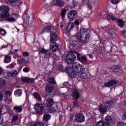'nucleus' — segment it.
<instances>
[{
	"label": "nucleus",
	"mask_w": 126,
	"mask_h": 126,
	"mask_svg": "<svg viewBox=\"0 0 126 126\" xmlns=\"http://www.w3.org/2000/svg\"><path fill=\"white\" fill-rule=\"evenodd\" d=\"M64 70L71 77L75 78L76 77L77 73H79V74L83 73L85 71V68L79 63L74 62L72 64V68L66 67Z\"/></svg>",
	"instance_id": "f257e3e1"
},
{
	"label": "nucleus",
	"mask_w": 126,
	"mask_h": 126,
	"mask_svg": "<svg viewBox=\"0 0 126 126\" xmlns=\"http://www.w3.org/2000/svg\"><path fill=\"white\" fill-rule=\"evenodd\" d=\"M75 37L78 42L86 44L88 43L90 38V30L82 28L80 30V32L77 33Z\"/></svg>",
	"instance_id": "f03ea898"
},
{
	"label": "nucleus",
	"mask_w": 126,
	"mask_h": 126,
	"mask_svg": "<svg viewBox=\"0 0 126 126\" xmlns=\"http://www.w3.org/2000/svg\"><path fill=\"white\" fill-rule=\"evenodd\" d=\"M75 60H76V56L74 54V52H70L67 55L65 58L66 63L68 64H71Z\"/></svg>",
	"instance_id": "7ed1b4c3"
},
{
	"label": "nucleus",
	"mask_w": 126,
	"mask_h": 126,
	"mask_svg": "<svg viewBox=\"0 0 126 126\" xmlns=\"http://www.w3.org/2000/svg\"><path fill=\"white\" fill-rule=\"evenodd\" d=\"M3 10L0 13L1 18H6V17H9V11L10 9L8 7V6H3Z\"/></svg>",
	"instance_id": "20e7f679"
},
{
	"label": "nucleus",
	"mask_w": 126,
	"mask_h": 126,
	"mask_svg": "<svg viewBox=\"0 0 126 126\" xmlns=\"http://www.w3.org/2000/svg\"><path fill=\"white\" fill-rule=\"evenodd\" d=\"M39 52L41 53V54H44V58L46 59V60H50L51 58L52 57V52L50 51L49 50H46L45 48H42L39 50Z\"/></svg>",
	"instance_id": "39448f33"
},
{
	"label": "nucleus",
	"mask_w": 126,
	"mask_h": 126,
	"mask_svg": "<svg viewBox=\"0 0 126 126\" xmlns=\"http://www.w3.org/2000/svg\"><path fill=\"white\" fill-rule=\"evenodd\" d=\"M77 11L75 10H70L67 13V17L69 20L71 21H73V20H75V18L77 17Z\"/></svg>",
	"instance_id": "423d86ee"
},
{
	"label": "nucleus",
	"mask_w": 126,
	"mask_h": 126,
	"mask_svg": "<svg viewBox=\"0 0 126 126\" xmlns=\"http://www.w3.org/2000/svg\"><path fill=\"white\" fill-rule=\"evenodd\" d=\"M75 120L77 123H83L85 121V117L82 113H79L75 116Z\"/></svg>",
	"instance_id": "0eeeda50"
},
{
	"label": "nucleus",
	"mask_w": 126,
	"mask_h": 126,
	"mask_svg": "<svg viewBox=\"0 0 126 126\" xmlns=\"http://www.w3.org/2000/svg\"><path fill=\"white\" fill-rule=\"evenodd\" d=\"M24 16H26V23L27 24H32L34 22V16L32 13L29 14H24Z\"/></svg>",
	"instance_id": "6e6552de"
},
{
	"label": "nucleus",
	"mask_w": 126,
	"mask_h": 126,
	"mask_svg": "<svg viewBox=\"0 0 126 126\" xmlns=\"http://www.w3.org/2000/svg\"><path fill=\"white\" fill-rule=\"evenodd\" d=\"M21 80L23 82L28 83L29 84H33L35 83V78H31L27 77H23L21 78Z\"/></svg>",
	"instance_id": "1a4fd4ad"
},
{
	"label": "nucleus",
	"mask_w": 126,
	"mask_h": 126,
	"mask_svg": "<svg viewBox=\"0 0 126 126\" xmlns=\"http://www.w3.org/2000/svg\"><path fill=\"white\" fill-rule=\"evenodd\" d=\"M50 4L55 6H59V7H63V6L64 5V3L60 0H53V1L51 2Z\"/></svg>",
	"instance_id": "9d476101"
},
{
	"label": "nucleus",
	"mask_w": 126,
	"mask_h": 126,
	"mask_svg": "<svg viewBox=\"0 0 126 126\" xmlns=\"http://www.w3.org/2000/svg\"><path fill=\"white\" fill-rule=\"evenodd\" d=\"M18 73H19V72H17L16 70L7 71L6 72V75L7 77H15L18 75Z\"/></svg>",
	"instance_id": "9b49d317"
},
{
	"label": "nucleus",
	"mask_w": 126,
	"mask_h": 126,
	"mask_svg": "<svg viewBox=\"0 0 126 126\" xmlns=\"http://www.w3.org/2000/svg\"><path fill=\"white\" fill-rule=\"evenodd\" d=\"M35 110L37 114H41L44 111V106L42 104L37 103L35 105Z\"/></svg>",
	"instance_id": "f8f14e48"
},
{
	"label": "nucleus",
	"mask_w": 126,
	"mask_h": 126,
	"mask_svg": "<svg viewBox=\"0 0 126 126\" xmlns=\"http://www.w3.org/2000/svg\"><path fill=\"white\" fill-rule=\"evenodd\" d=\"M119 82L118 81L116 80H111L109 81L108 82H106L104 83V86L105 87H112V86H114V85H116L117 83Z\"/></svg>",
	"instance_id": "ddd939ff"
},
{
	"label": "nucleus",
	"mask_w": 126,
	"mask_h": 126,
	"mask_svg": "<svg viewBox=\"0 0 126 126\" xmlns=\"http://www.w3.org/2000/svg\"><path fill=\"white\" fill-rule=\"evenodd\" d=\"M112 124H113V119L111 118V116L107 115L105 118L104 124H105L106 126H111Z\"/></svg>",
	"instance_id": "4468645a"
},
{
	"label": "nucleus",
	"mask_w": 126,
	"mask_h": 126,
	"mask_svg": "<svg viewBox=\"0 0 126 126\" xmlns=\"http://www.w3.org/2000/svg\"><path fill=\"white\" fill-rule=\"evenodd\" d=\"M115 103H117V99H112L105 102L104 105L106 106V107H111L113 106V105H115Z\"/></svg>",
	"instance_id": "2eb2a0df"
},
{
	"label": "nucleus",
	"mask_w": 126,
	"mask_h": 126,
	"mask_svg": "<svg viewBox=\"0 0 126 126\" xmlns=\"http://www.w3.org/2000/svg\"><path fill=\"white\" fill-rule=\"evenodd\" d=\"M58 40V35L56 34V32L51 33L50 34V42L56 43Z\"/></svg>",
	"instance_id": "dca6fc26"
},
{
	"label": "nucleus",
	"mask_w": 126,
	"mask_h": 126,
	"mask_svg": "<svg viewBox=\"0 0 126 126\" xmlns=\"http://www.w3.org/2000/svg\"><path fill=\"white\" fill-rule=\"evenodd\" d=\"M98 110L100 113H102V114H106L108 112L107 107L104 105H100L98 107Z\"/></svg>",
	"instance_id": "f3484780"
},
{
	"label": "nucleus",
	"mask_w": 126,
	"mask_h": 126,
	"mask_svg": "<svg viewBox=\"0 0 126 126\" xmlns=\"http://www.w3.org/2000/svg\"><path fill=\"white\" fill-rule=\"evenodd\" d=\"M54 104L55 101H54V99L52 98L47 99L45 103L46 106L48 107H52Z\"/></svg>",
	"instance_id": "a211bd4d"
},
{
	"label": "nucleus",
	"mask_w": 126,
	"mask_h": 126,
	"mask_svg": "<svg viewBox=\"0 0 126 126\" xmlns=\"http://www.w3.org/2000/svg\"><path fill=\"white\" fill-rule=\"evenodd\" d=\"M52 45V50L53 52H57L59 51V47H60V44L58 43H56V42H50V46Z\"/></svg>",
	"instance_id": "6ab92c4d"
},
{
	"label": "nucleus",
	"mask_w": 126,
	"mask_h": 126,
	"mask_svg": "<svg viewBox=\"0 0 126 126\" xmlns=\"http://www.w3.org/2000/svg\"><path fill=\"white\" fill-rule=\"evenodd\" d=\"M74 27V24H69L66 27V31L68 33H70L71 31H73V28Z\"/></svg>",
	"instance_id": "aec40b11"
},
{
	"label": "nucleus",
	"mask_w": 126,
	"mask_h": 126,
	"mask_svg": "<svg viewBox=\"0 0 126 126\" xmlns=\"http://www.w3.org/2000/svg\"><path fill=\"white\" fill-rule=\"evenodd\" d=\"M45 90L47 93H52L53 91H54V87L49 85H46L45 87Z\"/></svg>",
	"instance_id": "412c9836"
},
{
	"label": "nucleus",
	"mask_w": 126,
	"mask_h": 126,
	"mask_svg": "<svg viewBox=\"0 0 126 126\" xmlns=\"http://www.w3.org/2000/svg\"><path fill=\"white\" fill-rule=\"evenodd\" d=\"M3 62L5 63H8L11 62V57L8 55L4 56Z\"/></svg>",
	"instance_id": "4be33fe9"
},
{
	"label": "nucleus",
	"mask_w": 126,
	"mask_h": 126,
	"mask_svg": "<svg viewBox=\"0 0 126 126\" xmlns=\"http://www.w3.org/2000/svg\"><path fill=\"white\" fill-rule=\"evenodd\" d=\"M72 96L75 98V99H79V97H80L79 93H78V91L76 90H73Z\"/></svg>",
	"instance_id": "5701e85b"
},
{
	"label": "nucleus",
	"mask_w": 126,
	"mask_h": 126,
	"mask_svg": "<svg viewBox=\"0 0 126 126\" xmlns=\"http://www.w3.org/2000/svg\"><path fill=\"white\" fill-rule=\"evenodd\" d=\"M13 109L16 113H21V112H22L23 108L21 106H15L13 107Z\"/></svg>",
	"instance_id": "b1692460"
},
{
	"label": "nucleus",
	"mask_w": 126,
	"mask_h": 126,
	"mask_svg": "<svg viewBox=\"0 0 126 126\" xmlns=\"http://www.w3.org/2000/svg\"><path fill=\"white\" fill-rule=\"evenodd\" d=\"M47 81L49 84H57V82H56V80L54 77L48 78Z\"/></svg>",
	"instance_id": "393cba45"
},
{
	"label": "nucleus",
	"mask_w": 126,
	"mask_h": 126,
	"mask_svg": "<svg viewBox=\"0 0 126 126\" xmlns=\"http://www.w3.org/2000/svg\"><path fill=\"white\" fill-rule=\"evenodd\" d=\"M68 5L71 8H74L75 6H77V2L75 0H73L72 2L69 3Z\"/></svg>",
	"instance_id": "a878e982"
},
{
	"label": "nucleus",
	"mask_w": 126,
	"mask_h": 126,
	"mask_svg": "<svg viewBox=\"0 0 126 126\" xmlns=\"http://www.w3.org/2000/svg\"><path fill=\"white\" fill-rule=\"evenodd\" d=\"M117 24L119 27H124L125 26V22L123 21V20L118 19L117 20Z\"/></svg>",
	"instance_id": "bb28decb"
},
{
	"label": "nucleus",
	"mask_w": 126,
	"mask_h": 126,
	"mask_svg": "<svg viewBox=\"0 0 126 126\" xmlns=\"http://www.w3.org/2000/svg\"><path fill=\"white\" fill-rule=\"evenodd\" d=\"M43 119L44 122H48V121L51 119V115L49 114H44Z\"/></svg>",
	"instance_id": "cd10ccee"
},
{
	"label": "nucleus",
	"mask_w": 126,
	"mask_h": 126,
	"mask_svg": "<svg viewBox=\"0 0 126 126\" xmlns=\"http://www.w3.org/2000/svg\"><path fill=\"white\" fill-rule=\"evenodd\" d=\"M33 95L36 100H38V101H41V100H42L41 96H40V94H39L38 93H34Z\"/></svg>",
	"instance_id": "c85d7f7f"
},
{
	"label": "nucleus",
	"mask_w": 126,
	"mask_h": 126,
	"mask_svg": "<svg viewBox=\"0 0 126 126\" xmlns=\"http://www.w3.org/2000/svg\"><path fill=\"white\" fill-rule=\"evenodd\" d=\"M18 62L20 64H26L27 63V61L25 60V59L24 58H20V59L18 60Z\"/></svg>",
	"instance_id": "c756f323"
},
{
	"label": "nucleus",
	"mask_w": 126,
	"mask_h": 126,
	"mask_svg": "<svg viewBox=\"0 0 126 126\" xmlns=\"http://www.w3.org/2000/svg\"><path fill=\"white\" fill-rule=\"evenodd\" d=\"M108 33L109 35H114V34H116V29L114 28H110L108 30Z\"/></svg>",
	"instance_id": "7c9ffc66"
},
{
	"label": "nucleus",
	"mask_w": 126,
	"mask_h": 126,
	"mask_svg": "<svg viewBox=\"0 0 126 126\" xmlns=\"http://www.w3.org/2000/svg\"><path fill=\"white\" fill-rule=\"evenodd\" d=\"M15 95L17 96H20L22 94V90L18 89L15 91L14 93Z\"/></svg>",
	"instance_id": "2f4dec72"
},
{
	"label": "nucleus",
	"mask_w": 126,
	"mask_h": 126,
	"mask_svg": "<svg viewBox=\"0 0 126 126\" xmlns=\"http://www.w3.org/2000/svg\"><path fill=\"white\" fill-rule=\"evenodd\" d=\"M45 32H51V27L49 26L47 27H45L43 31H42L43 33H45Z\"/></svg>",
	"instance_id": "473e14b6"
},
{
	"label": "nucleus",
	"mask_w": 126,
	"mask_h": 126,
	"mask_svg": "<svg viewBox=\"0 0 126 126\" xmlns=\"http://www.w3.org/2000/svg\"><path fill=\"white\" fill-rule=\"evenodd\" d=\"M96 126H105V123L103 121L100 120L96 123Z\"/></svg>",
	"instance_id": "72a5a7b5"
},
{
	"label": "nucleus",
	"mask_w": 126,
	"mask_h": 126,
	"mask_svg": "<svg viewBox=\"0 0 126 126\" xmlns=\"http://www.w3.org/2000/svg\"><path fill=\"white\" fill-rule=\"evenodd\" d=\"M7 47H10L11 49L12 50L13 49V47H12V45L11 44H6V45H4L3 44L0 48V49L1 50H2V49H4L5 48H7Z\"/></svg>",
	"instance_id": "f704fd0d"
},
{
	"label": "nucleus",
	"mask_w": 126,
	"mask_h": 126,
	"mask_svg": "<svg viewBox=\"0 0 126 126\" xmlns=\"http://www.w3.org/2000/svg\"><path fill=\"white\" fill-rule=\"evenodd\" d=\"M97 2L98 0H88L89 4H95Z\"/></svg>",
	"instance_id": "c9c22d12"
},
{
	"label": "nucleus",
	"mask_w": 126,
	"mask_h": 126,
	"mask_svg": "<svg viewBox=\"0 0 126 126\" xmlns=\"http://www.w3.org/2000/svg\"><path fill=\"white\" fill-rule=\"evenodd\" d=\"M65 13H66V9H63L61 12V16L62 18H64V17L65 16Z\"/></svg>",
	"instance_id": "e433bc0d"
},
{
	"label": "nucleus",
	"mask_w": 126,
	"mask_h": 126,
	"mask_svg": "<svg viewBox=\"0 0 126 126\" xmlns=\"http://www.w3.org/2000/svg\"><path fill=\"white\" fill-rule=\"evenodd\" d=\"M78 61H80L81 63H83V62H86L87 61V58L84 56H81Z\"/></svg>",
	"instance_id": "4c0bfd02"
},
{
	"label": "nucleus",
	"mask_w": 126,
	"mask_h": 126,
	"mask_svg": "<svg viewBox=\"0 0 126 126\" xmlns=\"http://www.w3.org/2000/svg\"><path fill=\"white\" fill-rule=\"evenodd\" d=\"M9 1L10 3L15 4L16 5L18 4L19 2L18 0H9Z\"/></svg>",
	"instance_id": "58836bf2"
},
{
	"label": "nucleus",
	"mask_w": 126,
	"mask_h": 126,
	"mask_svg": "<svg viewBox=\"0 0 126 126\" xmlns=\"http://www.w3.org/2000/svg\"><path fill=\"white\" fill-rule=\"evenodd\" d=\"M33 126H44V124L42 122H36L33 124Z\"/></svg>",
	"instance_id": "ea45409f"
},
{
	"label": "nucleus",
	"mask_w": 126,
	"mask_h": 126,
	"mask_svg": "<svg viewBox=\"0 0 126 126\" xmlns=\"http://www.w3.org/2000/svg\"><path fill=\"white\" fill-rule=\"evenodd\" d=\"M18 120V115H15L12 118V122H16Z\"/></svg>",
	"instance_id": "a19ab883"
},
{
	"label": "nucleus",
	"mask_w": 126,
	"mask_h": 126,
	"mask_svg": "<svg viewBox=\"0 0 126 126\" xmlns=\"http://www.w3.org/2000/svg\"><path fill=\"white\" fill-rule=\"evenodd\" d=\"M7 21H9V22H14L15 21V18L13 17H9L7 18Z\"/></svg>",
	"instance_id": "79ce46f5"
},
{
	"label": "nucleus",
	"mask_w": 126,
	"mask_h": 126,
	"mask_svg": "<svg viewBox=\"0 0 126 126\" xmlns=\"http://www.w3.org/2000/svg\"><path fill=\"white\" fill-rule=\"evenodd\" d=\"M0 84L1 85V86H4L5 85H6V82L2 79L0 81Z\"/></svg>",
	"instance_id": "37998d69"
},
{
	"label": "nucleus",
	"mask_w": 126,
	"mask_h": 126,
	"mask_svg": "<svg viewBox=\"0 0 126 126\" xmlns=\"http://www.w3.org/2000/svg\"><path fill=\"white\" fill-rule=\"evenodd\" d=\"M111 2L113 4H118L119 2H120V0H110Z\"/></svg>",
	"instance_id": "c03bdc74"
},
{
	"label": "nucleus",
	"mask_w": 126,
	"mask_h": 126,
	"mask_svg": "<svg viewBox=\"0 0 126 126\" xmlns=\"http://www.w3.org/2000/svg\"><path fill=\"white\" fill-rule=\"evenodd\" d=\"M72 53H74V55H77V57L78 60H79L81 58V55L79 53H77L74 51H72Z\"/></svg>",
	"instance_id": "a18cd8bd"
},
{
	"label": "nucleus",
	"mask_w": 126,
	"mask_h": 126,
	"mask_svg": "<svg viewBox=\"0 0 126 126\" xmlns=\"http://www.w3.org/2000/svg\"><path fill=\"white\" fill-rule=\"evenodd\" d=\"M6 33V32L2 29H0V35H4V34Z\"/></svg>",
	"instance_id": "49530a36"
},
{
	"label": "nucleus",
	"mask_w": 126,
	"mask_h": 126,
	"mask_svg": "<svg viewBox=\"0 0 126 126\" xmlns=\"http://www.w3.org/2000/svg\"><path fill=\"white\" fill-rule=\"evenodd\" d=\"M120 70H122V69L120 68V67H116L113 69V71H114L115 72H118Z\"/></svg>",
	"instance_id": "de8ad7c7"
},
{
	"label": "nucleus",
	"mask_w": 126,
	"mask_h": 126,
	"mask_svg": "<svg viewBox=\"0 0 126 126\" xmlns=\"http://www.w3.org/2000/svg\"><path fill=\"white\" fill-rule=\"evenodd\" d=\"M75 25H79L80 23H81V20H76L74 21Z\"/></svg>",
	"instance_id": "09e8293b"
},
{
	"label": "nucleus",
	"mask_w": 126,
	"mask_h": 126,
	"mask_svg": "<svg viewBox=\"0 0 126 126\" xmlns=\"http://www.w3.org/2000/svg\"><path fill=\"white\" fill-rule=\"evenodd\" d=\"M49 111L50 113H56V112H57V109H56L54 107H52V108H50Z\"/></svg>",
	"instance_id": "8fccbe9b"
},
{
	"label": "nucleus",
	"mask_w": 126,
	"mask_h": 126,
	"mask_svg": "<svg viewBox=\"0 0 126 126\" xmlns=\"http://www.w3.org/2000/svg\"><path fill=\"white\" fill-rule=\"evenodd\" d=\"M73 106L75 107H78L79 106V103L77 101H73Z\"/></svg>",
	"instance_id": "3c124183"
},
{
	"label": "nucleus",
	"mask_w": 126,
	"mask_h": 126,
	"mask_svg": "<svg viewBox=\"0 0 126 126\" xmlns=\"http://www.w3.org/2000/svg\"><path fill=\"white\" fill-rule=\"evenodd\" d=\"M110 26H108L107 27H101L102 30H104V31H107V30H109L110 29Z\"/></svg>",
	"instance_id": "603ef678"
},
{
	"label": "nucleus",
	"mask_w": 126,
	"mask_h": 126,
	"mask_svg": "<svg viewBox=\"0 0 126 126\" xmlns=\"http://www.w3.org/2000/svg\"><path fill=\"white\" fill-rule=\"evenodd\" d=\"M30 69L28 67H25L23 68V72H28L30 71Z\"/></svg>",
	"instance_id": "864d4df0"
},
{
	"label": "nucleus",
	"mask_w": 126,
	"mask_h": 126,
	"mask_svg": "<svg viewBox=\"0 0 126 126\" xmlns=\"http://www.w3.org/2000/svg\"><path fill=\"white\" fill-rule=\"evenodd\" d=\"M23 55L24 57H29V53L27 52H24L23 53Z\"/></svg>",
	"instance_id": "5fc2aeb1"
},
{
	"label": "nucleus",
	"mask_w": 126,
	"mask_h": 126,
	"mask_svg": "<svg viewBox=\"0 0 126 126\" xmlns=\"http://www.w3.org/2000/svg\"><path fill=\"white\" fill-rule=\"evenodd\" d=\"M10 68H14V66H15V63H12L11 64H10Z\"/></svg>",
	"instance_id": "6e6d98bb"
},
{
	"label": "nucleus",
	"mask_w": 126,
	"mask_h": 126,
	"mask_svg": "<svg viewBox=\"0 0 126 126\" xmlns=\"http://www.w3.org/2000/svg\"><path fill=\"white\" fill-rule=\"evenodd\" d=\"M2 99H3V94H2V93L0 92V102L2 101Z\"/></svg>",
	"instance_id": "4d7b16f0"
},
{
	"label": "nucleus",
	"mask_w": 126,
	"mask_h": 126,
	"mask_svg": "<svg viewBox=\"0 0 126 126\" xmlns=\"http://www.w3.org/2000/svg\"><path fill=\"white\" fill-rule=\"evenodd\" d=\"M14 59H18L17 61H18V60H19V59H20V56H19L17 54H15L14 55Z\"/></svg>",
	"instance_id": "13d9d810"
},
{
	"label": "nucleus",
	"mask_w": 126,
	"mask_h": 126,
	"mask_svg": "<svg viewBox=\"0 0 126 126\" xmlns=\"http://www.w3.org/2000/svg\"><path fill=\"white\" fill-rule=\"evenodd\" d=\"M72 45L73 47H76V45H77V42L75 41H72Z\"/></svg>",
	"instance_id": "bf43d9fd"
},
{
	"label": "nucleus",
	"mask_w": 126,
	"mask_h": 126,
	"mask_svg": "<svg viewBox=\"0 0 126 126\" xmlns=\"http://www.w3.org/2000/svg\"><path fill=\"white\" fill-rule=\"evenodd\" d=\"M111 18L112 20H113L114 21H115V20H117V18H116L115 15H111Z\"/></svg>",
	"instance_id": "052dcab7"
},
{
	"label": "nucleus",
	"mask_w": 126,
	"mask_h": 126,
	"mask_svg": "<svg viewBox=\"0 0 126 126\" xmlns=\"http://www.w3.org/2000/svg\"><path fill=\"white\" fill-rule=\"evenodd\" d=\"M117 126H125V124L122 122H119L117 125Z\"/></svg>",
	"instance_id": "680f3d73"
},
{
	"label": "nucleus",
	"mask_w": 126,
	"mask_h": 126,
	"mask_svg": "<svg viewBox=\"0 0 126 126\" xmlns=\"http://www.w3.org/2000/svg\"><path fill=\"white\" fill-rule=\"evenodd\" d=\"M3 123V118L0 116V125H1Z\"/></svg>",
	"instance_id": "e2e57ef3"
},
{
	"label": "nucleus",
	"mask_w": 126,
	"mask_h": 126,
	"mask_svg": "<svg viewBox=\"0 0 126 126\" xmlns=\"http://www.w3.org/2000/svg\"><path fill=\"white\" fill-rule=\"evenodd\" d=\"M4 94L5 95H9V96H10L11 93H10V92H9V91H5Z\"/></svg>",
	"instance_id": "0e129e2a"
},
{
	"label": "nucleus",
	"mask_w": 126,
	"mask_h": 126,
	"mask_svg": "<svg viewBox=\"0 0 126 126\" xmlns=\"http://www.w3.org/2000/svg\"><path fill=\"white\" fill-rule=\"evenodd\" d=\"M122 119L123 120H126V112L123 114Z\"/></svg>",
	"instance_id": "69168bd1"
},
{
	"label": "nucleus",
	"mask_w": 126,
	"mask_h": 126,
	"mask_svg": "<svg viewBox=\"0 0 126 126\" xmlns=\"http://www.w3.org/2000/svg\"><path fill=\"white\" fill-rule=\"evenodd\" d=\"M122 34H123V35H126V30H124L123 31H122L121 32Z\"/></svg>",
	"instance_id": "338daca9"
},
{
	"label": "nucleus",
	"mask_w": 126,
	"mask_h": 126,
	"mask_svg": "<svg viewBox=\"0 0 126 126\" xmlns=\"http://www.w3.org/2000/svg\"><path fill=\"white\" fill-rule=\"evenodd\" d=\"M6 126H11V123L10 122H7L6 124H5Z\"/></svg>",
	"instance_id": "774afa93"
}]
</instances>
